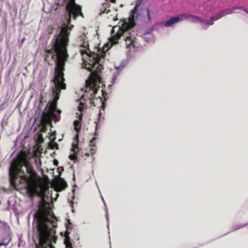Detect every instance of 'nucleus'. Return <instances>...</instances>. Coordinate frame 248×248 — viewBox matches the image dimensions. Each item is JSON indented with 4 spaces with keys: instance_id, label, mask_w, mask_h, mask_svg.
I'll use <instances>...</instances> for the list:
<instances>
[{
    "instance_id": "nucleus-8",
    "label": "nucleus",
    "mask_w": 248,
    "mask_h": 248,
    "mask_svg": "<svg viewBox=\"0 0 248 248\" xmlns=\"http://www.w3.org/2000/svg\"><path fill=\"white\" fill-rule=\"evenodd\" d=\"M128 63V61L126 59L123 60L121 61L120 65L119 66H116L115 69L118 71H121L124 68H125Z\"/></svg>"
},
{
    "instance_id": "nucleus-12",
    "label": "nucleus",
    "mask_w": 248,
    "mask_h": 248,
    "mask_svg": "<svg viewBox=\"0 0 248 248\" xmlns=\"http://www.w3.org/2000/svg\"><path fill=\"white\" fill-rule=\"evenodd\" d=\"M222 12L223 13V15L224 16H226L227 15L231 14L232 13V8L231 9H227L226 10H224L223 11H222Z\"/></svg>"
},
{
    "instance_id": "nucleus-14",
    "label": "nucleus",
    "mask_w": 248,
    "mask_h": 248,
    "mask_svg": "<svg viewBox=\"0 0 248 248\" xmlns=\"http://www.w3.org/2000/svg\"><path fill=\"white\" fill-rule=\"evenodd\" d=\"M58 185L62 189L65 188L66 184L65 182L60 181L58 182Z\"/></svg>"
},
{
    "instance_id": "nucleus-16",
    "label": "nucleus",
    "mask_w": 248,
    "mask_h": 248,
    "mask_svg": "<svg viewBox=\"0 0 248 248\" xmlns=\"http://www.w3.org/2000/svg\"><path fill=\"white\" fill-rule=\"evenodd\" d=\"M147 16L148 19H149V20L150 21L151 19V15H150V10L149 9H148L147 10Z\"/></svg>"
},
{
    "instance_id": "nucleus-19",
    "label": "nucleus",
    "mask_w": 248,
    "mask_h": 248,
    "mask_svg": "<svg viewBox=\"0 0 248 248\" xmlns=\"http://www.w3.org/2000/svg\"><path fill=\"white\" fill-rule=\"evenodd\" d=\"M90 152H91V154H93L95 152V150H94L93 148H92L91 150H90Z\"/></svg>"
},
{
    "instance_id": "nucleus-10",
    "label": "nucleus",
    "mask_w": 248,
    "mask_h": 248,
    "mask_svg": "<svg viewBox=\"0 0 248 248\" xmlns=\"http://www.w3.org/2000/svg\"><path fill=\"white\" fill-rule=\"evenodd\" d=\"M106 6H107V4H103V8L101 9L100 10V15L101 16L104 13H108V12H110V10L109 9H108L107 8H106Z\"/></svg>"
},
{
    "instance_id": "nucleus-26",
    "label": "nucleus",
    "mask_w": 248,
    "mask_h": 248,
    "mask_svg": "<svg viewBox=\"0 0 248 248\" xmlns=\"http://www.w3.org/2000/svg\"><path fill=\"white\" fill-rule=\"evenodd\" d=\"M51 197L52 198H53L52 193L51 194Z\"/></svg>"
},
{
    "instance_id": "nucleus-27",
    "label": "nucleus",
    "mask_w": 248,
    "mask_h": 248,
    "mask_svg": "<svg viewBox=\"0 0 248 248\" xmlns=\"http://www.w3.org/2000/svg\"><path fill=\"white\" fill-rule=\"evenodd\" d=\"M76 138L78 139V135H76Z\"/></svg>"
},
{
    "instance_id": "nucleus-13",
    "label": "nucleus",
    "mask_w": 248,
    "mask_h": 248,
    "mask_svg": "<svg viewBox=\"0 0 248 248\" xmlns=\"http://www.w3.org/2000/svg\"><path fill=\"white\" fill-rule=\"evenodd\" d=\"M223 16H224L223 15V13L222 11H221L218 13L215 16H213V17L215 20H217Z\"/></svg>"
},
{
    "instance_id": "nucleus-25",
    "label": "nucleus",
    "mask_w": 248,
    "mask_h": 248,
    "mask_svg": "<svg viewBox=\"0 0 248 248\" xmlns=\"http://www.w3.org/2000/svg\"><path fill=\"white\" fill-rule=\"evenodd\" d=\"M56 196H58V195L59 194H58V193H56ZM56 198H54L55 200H56Z\"/></svg>"
},
{
    "instance_id": "nucleus-30",
    "label": "nucleus",
    "mask_w": 248,
    "mask_h": 248,
    "mask_svg": "<svg viewBox=\"0 0 248 248\" xmlns=\"http://www.w3.org/2000/svg\"><path fill=\"white\" fill-rule=\"evenodd\" d=\"M145 39L146 40V39H147V37H146L145 38Z\"/></svg>"
},
{
    "instance_id": "nucleus-2",
    "label": "nucleus",
    "mask_w": 248,
    "mask_h": 248,
    "mask_svg": "<svg viewBox=\"0 0 248 248\" xmlns=\"http://www.w3.org/2000/svg\"><path fill=\"white\" fill-rule=\"evenodd\" d=\"M79 41H81V43H79V46L85 48V49H80L81 55L83 57V55L86 54L89 57L88 63L84 67L90 72L91 78L86 80V86L85 88L84 93L80 99L79 106L78 107L79 112L76 113L78 119L74 122V128L77 132L78 131L81 127V121L82 118L81 111L84 106V102L87 100H89L94 107L97 105L98 101L102 103V101L100 99V95L98 94L99 82H98L97 80L99 78V73L103 69L102 63L103 62L104 57L106 56V52L99 50L97 52L89 53V49L87 48L89 45L85 42L83 36L79 37Z\"/></svg>"
},
{
    "instance_id": "nucleus-28",
    "label": "nucleus",
    "mask_w": 248,
    "mask_h": 248,
    "mask_svg": "<svg viewBox=\"0 0 248 248\" xmlns=\"http://www.w3.org/2000/svg\"><path fill=\"white\" fill-rule=\"evenodd\" d=\"M104 204H105V206H106V203H105V202L104 201Z\"/></svg>"
},
{
    "instance_id": "nucleus-23",
    "label": "nucleus",
    "mask_w": 248,
    "mask_h": 248,
    "mask_svg": "<svg viewBox=\"0 0 248 248\" xmlns=\"http://www.w3.org/2000/svg\"><path fill=\"white\" fill-rule=\"evenodd\" d=\"M111 2L115 3V0H110Z\"/></svg>"
},
{
    "instance_id": "nucleus-3",
    "label": "nucleus",
    "mask_w": 248,
    "mask_h": 248,
    "mask_svg": "<svg viewBox=\"0 0 248 248\" xmlns=\"http://www.w3.org/2000/svg\"><path fill=\"white\" fill-rule=\"evenodd\" d=\"M9 173L11 183L15 188L18 184H23L31 195L47 196L49 194L48 188L33 170L25 154L11 163Z\"/></svg>"
},
{
    "instance_id": "nucleus-20",
    "label": "nucleus",
    "mask_w": 248,
    "mask_h": 248,
    "mask_svg": "<svg viewBox=\"0 0 248 248\" xmlns=\"http://www.w3.org/2000/svg\"><path fill=\"white\" fill-rule=\"evenodd\" d=\"M117 17V16L113 17V20L114 21L117 20L118 19Z\"/></svg>"
},
{
    "instance_id": "nucleus-17",
    "label": "nucleus",
    "mask_w": 248,
    "mask_h": 248,
    "mask_svg": "<svg viewBox=\"0 0 248 248\" xmlns=\"http://www.w3.org/2000/svg\"><path fill=\"white\" fill-rule=\"evenodd\" d=\"M243 7H234L233 8H232V11L233 10H243Z\"/></svg>"
},
{
    "instance_id": "nucleus-18",
    "label": "nucleus",
    "mask_w": 248,
    "mask_h": 248,
    "mask_svg": "<svg viewBox=\"0 0 248 248\" xmlns=\"http://www.w3.org/2000/svg\"><path fill=\"white\" fill-rule=\"evenodd\" d=\"M7 244L4 243H0V247L3 246L2 248H6Z\"/></svg>"
},
{
    "instance_id": "nucleus-1",
    "label": "nucleus",
    "mask_w": 248,
    "mask_h": 248,
    "mask_svg": "<svg viewBox=\"0 0 248 248\" xmlns=\"http://www.w3.org/2000/svg\"><path fill=\"white\" fill-rule=\"evenodd\" d=\"M65 8L66 12L63 20L64 26L59 36L55 39L49 53L55 63V75L52 81L53 93H60L62 90L66 89L63 72L69 57L66 47L69 43L71 28L73 27L70 25V21L72 16L76 19L82 14L81 7L76 3L75 0H70Z\"/></svg>"
},
{
    "instance_id": "nucleus-4",
    "label": "nucleus",
    "mask_w": 248,
    "mask_h": 248,
    "mask_svg": "<svg viewBox=\"0 0 248 248\" xmlns=\"http://www.w3.org/2000/svg\"><path fill=\"white\" fill-rule=\"evenodd\" d=\"M34 217L36 219L38 234L36 248H55L53 245L56 242L57 236L54 229L57 227V220L42 199Z\"/></svg>"
},
{
    "instance_id": "nucleus-11",
    "label": "nucleus",
    "mask_w": 248,
    "mask_h": 248,
    "mask_svg": "<svg viewBox=\"0 0 248 248\" xmlns=\"http://www.w3.org/2000/svg\"><path fill=\"white\" fill-rule=\"evenodd\" d=\"M188 17H191L192 18V21L195 22L196 20H198L201 22L202 24L203 23L204 20L201 19L199 17L197 16L194 15H190Z\"/></svg>"
},
{
    "instance_id": "nucleus-24",
    "label": "nucleus",
    "mask_w": 248,
    "mask_h": 248,
    "mask_svg": "<svg viewBox=\"0 0 248 248\" xmlns=\"http://www.w3.org/2000/svg\"><path fill=\"white\" fill-rule=\"evenodd\" d=\"M95 138H93V139H92V141H91V143H93V140H95Z\"/></svg>"
},
{
    "instance_id": "nucleus-6",
    "label": "nucleus",
    "mask_w": 248,
    "mask_h": 248,
    "mask_svg": "<svg viewBox=\"0 0 248 248\" xmlns=\"http://www.w3.org/2000/svg\"><path fill=\"white\" fill-rule=\"evenodd\" d=\"M180 20V18L178 16L173 17L168 20L166 21L163 25L165 27H171L173 24L178 22Z\"/></svg>"
},
{
    "instance_id": "nucleus-15",
    "label": "nucleus",
    "mask_w": 248,
    "mask_h": 248,
    "mask_svg": "<svg viewBox=\"0 0 248 248\" xmlns=\"http://www.w3.org/2000/svg\"><path fill=\"white\" fill-rule=\"evenodd\" d=\"M216 21L215 20V19L213 17H212L211 18H210V20L209 21V22H208L207 21H204V22L203 23L206 24L207 25H212L214 24V21Z\"/></svg>"
},
{
    "instance_id": "nucleus-29",
    "label": "nucleus",
    "mask_w": 248,
    "mask_h": 248,
    "mask_svg": "<svg viewBox=\"0 0 248 248\" xmlns=\"http://www.w3.org/2000/svg\"><path fill=\"white\" fill-rule=\"evenodd\" d=\"M71 203H72V205H73V201H71Z\"/></svg>"
},
{
    "instance_id": "nucleus-7",
    "label": "nucleus",
    "mask_w": 248,
    "mask_h": 248,
    "mask_svg": "<svg viewBox=\"0 0 248 248\" xmlns=\"http://www.w3.org/2000/svg\"><path fill=\"white\" fill-rule=\"evenodd\" d=\"M78 143V141H77ZM72 152L73 153L72 154H70L69 156L70 159L73 160H75L77 158V155L78 152V143L76 144H74L73 145V148L72 149Z\"/></svg>"
},
{
    "instance_id": "nucleus-22",
    "label": "nucleus",
    "mask_w": 248,
    "mask_h": 248,
    "mask_svg": "<svg viewBox=\"0 0 248 248\" xmlns=\"http://www.w3.org/2000/svg\"><path fill=\"white\" fill-rule=\"evenodd\" d=\"M116 78H117V76H114V77L113 78V80L114 82V80L116 79Z\"/></svg>"
},
{
    "instance_id": "nucleus-21",
    "label": "nucleus",
    "mask_w": 248,
    "mask_h": 248,
    "mask_svg": "<svg viewBox=\"0 0 248 248\" xmlns=\"http://www.w3.org/2000/svg\"><path fill=\"white\" fill-rule=\"evenodd\" d=\"M243 11L248 14V10H247L246 9L243 8Z\"/></svg>"
},
{
    "instance_id": "nucleus-9",
    "label": "nucleus",
    "mask_w": 248,
    "mask_h": 248,
    "mask_svg": "<svg viewBox=\"0 0 248 248\" xmlns=\"http://www.w3.org/2000/svg\"><path fill=\"white\" fill-rule=\"evenodd\" d=\"M64 243L67 248H72V245L69 236L65 237Z\"/></svg>"
},
{
    "instance_id": "nucleus-5",
    "label": "nucleus",
    "mask_w": 248,
    "mask_h": 248,
    "mask_svg": "<svg viewBox=\"0 0 248 248\" xmlns=\"http://www.w3.org/2000/svg\"><path fill=\"white\" fill-rule=\"evenodd\" d=\"M140 4L136 5L132 14L128 19L121 20L119 26H115L111 31V37L109 39L111 46L119 42L122 38L125 42L126 47L135 46L136 38L133 35L134 31L131 29L135 25V18L138 16V9Z\"/></svg>"
}]
</instances>
